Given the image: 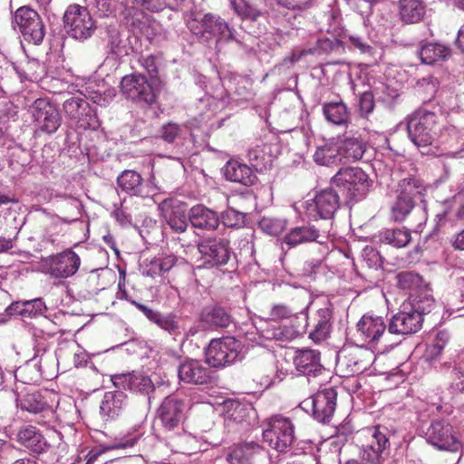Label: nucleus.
Segmentation results:
<instances>
[{
	"instance_id": "nucleus-19",
	"label": "nucleus",
	"mask_w": 464,
	"mask_h": 464,
	"mask_svg": "<svg viewBox=\"0 0 464 464\" xmlns=\"http://www.w3.org/2000/svg\"><path fill=\"white\" fill-rule=\"evenodd\" d=\"M15 402L17 408L31 414H40L42 418L53 417V407L40 392H19V387L14 390Z\"/></svg>"
},
{
	"instance_id": "nucleus-55",
	"label": "nucleus",
	"mask_w": 464,
	"mask_h": 464,
	"mask_svg": "<svg viewBox=\"0 0 464 464\" xmlns=\"http://www.w3.org/2000/svg\"><path fill=\"white\" fill-rule=\"evenodd\" d=\"M220 220L227 227H241L245 224V215L234 208H227L221 213Z\"/></svg>"
},
{
	"instance_id": "nucleus-30",
	"label": "nucleus",
	"mask_w": 464,
	"mask_h": 464,
	"mask_svg": "<svg viewBox=\"0 0 464 464\" xmlns=\"http://www.w3.org/2000/svg\"><path fill=\"white\" fill-rule=\"evenodd\" d=\"M426 186L420 178L408 174L391 187V193L411 199L414 203L423 202Z\"/></svg>"
},
{
	"instance_id": "nucleus-26",
	"label": "nucleus",
	"mask_w": 464,
	"mask_h": 464,
	"mask_svg": "<svg viewBox=\"0 0 464 464\" xmlns=\"http://www.w3.org/2000/svg\"><path fill=\"white\" fill-rule=\"evenodd\" d=\"M328 232L327 229H320L312 224L297 226L291 228L285 236L284 242L289 246L310 242L322 244L327 238Z\"/></svg>"
},
{
	"instance_id": "nucleus-59",
	"label": "nucleus",
	"mask_w": 464,
	"mask_h": 464,
	"mask_svg": "<svg viewBox=\"0 0 464 464\" xmlns=\"http://www.w3.org/2000/svg\"><path fill=\"white\" fill-rule=\"evenodd\" d=\"M450 389L452 393L464 392V369L455 366L451 372Z\"/></svg>"
},
{
	"instance_id": "nucleus-3",
	"label": "nucleus",
	"mask_w": 464,
	"mask_h": 464,
	"mask_svg": "<svg viewBox=\"0 0 464 464\" xmlns=\"http://www.w3.org/2000/svg\"><path fill=\"white\" fill-rule=\"evenodd\" d=\"M81 266L80 256L71 248L41 259L43 273L53 279H67L74 276Z\"/></svg>"
},
{
	"instance_id": "nucleus-50",
	"label": "nucleus",
	"mask_w": 464,
	"mask_h": 464,
	"mask_svg": "<svg viewBox=\"0 0 464 464\" xmlns=\"http://www.w3.org/2000/svg\"><path fill=\"white\" fill-rule=\"evenodd\" d=\"M397 285L402 289L411 293H418L423 287L422 278L413 272H401L397 276Z\"/></svg>"
},
{
	"instance_id": "nucleus-54",
	"label": "nucleus",
	"mask_w": 464,
	"mask_h": 464,
	"mask_svg": "<svg viewBox=\"0 0 464 464\" xmlns=\"http://www.w3.org/2000/svg\"><path fill=\"white\" fill-rule=\"evenodd\" d=\"M127 199L124 198L120 203L113 204V210L111 217L121 226L129 227L132 224L131 214L129 211V208L126 205Z\"/></svg>"
},
{
	"instance_id": "nucleus-44",
	"label": "nucleus",
	"mask_w": 464,
	"mask_h": 464,
	"mask_svg": "<svg viewBox=\"0 0 464 464\" xmlns=\"http://www.w3.org/2000/svg\"><path fill=\"white\" fill-rule=\"evenodd\" d=\"M314 160L317 164L324 166L341 162L342 159L339 145L334 142H328L319 146L314 154Z\"/></svg>"
},
{
	"instance_id": "nucleus-61",
	"label": "nucleus",
	"mask_w": 464,
	"mask_h": 464,
	"mask_svg": "<svg viewBox=\"0 0 464 464\" xmlns=\"http://www.w3.org/2000/svg\"><path fill=\"white\" fill-rule=\"evenodd\" d=\"M226 406L230 418L237 421H241L243 420L246 411V408L243 404L238 401H228Z\"/></svg>"
},
{
	"instance_id": "nucleus-32",
	"label": "nucleus",
	"mask_w": 464,
	"mask_h": 464,
	"mask_svg": "<svg viewBox=\"0 0 464 464\" xmlns=\"http://www.w3.org/2000/svg\"><path fill=\"white\" fill-rule=\"evenodd\" d=\"M309 325L312 327L309 338L314 343L326 340L332 329V311L328 307L318 309L312 317L308 318Z\"/></svg>"
},
{
	"instance_id": "nucleus-62",
	"label": "nucleus",
	"mask_w": 464,
	"mask_h": 464,
	"mask_svg": "<svg viewBox=\"0 0 464 464\" xmlns=\"http://www.w3.org/2000/svg\"><path fill=\"white\" fill-rule=\"evenodd\" d=\"M349 42L354 48L360 50L362 53L369 54L370 56L373 54V48L362 37L351 35L349 37Z\"/></svg>"
},
{
	"instance_id": "nucleus-41",
	"label": "nucleus",
	"mask_w": 464,
	"mask_h": 464,
	"mask_svg": "<svg viewBox=\"0 0 464 464\" xmlns=\"http://www.w3.org/2000/svg\"><path fill=\"white\" fill-rule=\"evenodd\" d=\"M451 335L448 330H439L431 343H430L424 353L423 358L430 363L440 359L443 351L450 344Z\"/></svg>"
},
{
	"instance_id": "nucleus-35",
	"label": "nucleus",
	"mask_w": 464,
	"mask_h": 464,
	"mask_svg": "<svg viewBox=\"0 0 464 464\" xmlns=\"http://www.w3.org/2000/svg\"><path fill=\"white\" fill-rule=\"evenodd\" d=\"M223 174L227 180L249 187L254 185L257 177L253 169L246 164L230 160L223 168Z\"/></svg>"
},
{
	"instance_id": "nucleus-22",
	"label": "nucleus",
	"mask_w": 464,
	"mask_h": 464,
	"mask_svg": "<svg viewBox=\"0 0 464 464\" xmlns=\"http://www.w3.org/2000/svg\"><path fill=\"white\" fill-rule=\"evenodd\" d=\"M229 464H266L267 451L256 443L234 446L227 456Z\"/></svg>"
},
{
	"instance_id": "nucleus-7",
	"label": "nucleus",
	"mask_w": 464,
	"mask_h": 464,
	"mask_svg": "<svg viewBox=\"0 0 464 464\" xmlns=\"http://www.w3.org/2000/svg\"><path fill=\"white\" fill-rule=\"evenodd\" d=\"M241 350V342L234 337L214 339L206 351V362L212 367H225L239 358Z\"/></svg>"
},
{
	"instance_id": "nucleus-15",
	"label": "nucleus",
	"mask_w": 464,
	"mask_h": 464,
	"mask_svg": "<svg viewBox=\"0 0 464 464\" xmlns=\"http://www.w3.org/2000/svg\"><path fill=\"white\" fill-rule=\"evenodd\" d=\"M121 89L128 99L135 102L152 104L156 99L151 83L140 73H132L122 77Z\"/></svg>"
},
{
	"instance_id": "nucleus-2",
	"label": "nucleus",
	"mask_w": 464,
	"mask_h": 464,
	"mask_svg": "<svg viewBox=\"0 0 464 464\" xmlns=\"http://www.w3.org/2000/svg\"><path fill=\"white\" fill-rule=\"evenodd\" d=\"M64 30L69 36L78 41L92 37L96 30L95 21L85 6L70 5L63 14Z\"/></svg>"
},
{
	"instance_id": "nucleus-43",
	"label": "nucleus",
	"mask_w": 464,
	"mask_h": 464,
	"mask_svg": "<svg viewBox=\"0 0 464 464\" xmlns=\"http://www.w3.org/2000/svg\"><path fill=\"white\" fill-rule=\"evenodd\" d=\"M392 202L390 208V217L395 222L403 221L416 206L411 199L391 193Z\"/></svg>"
},
{
	"instance_id": "nucleus-8",
	"label": "nucleus",
	"mask_w": 464,
	"mask_h": 464,
	"mask_svg": "<svg viewBox=\"0 0 464 464\" xmlns=\"http://www.w3.org/2000/svg\"><path fill=\"white\" fill-rule=\"evenodd\" d=\"M332 183L346 190L349 198L355 200L362 198L370 187L368 175L360 168L341 169L332 178Z\"/></svg>"
},
{
	"instance_id": "nucleus-17",
	"label": "nucleus",
	"mask_w": 464,
	"mask_h": 464,
	"mask_svg": "<svg viewBox=\"0 0 464 464\" xmlns=\"http://www.w3.org/2000/svg\"><path fill=\"white\" fill-rule=\"evenodd\" d=\"M185 400L178 395L167 396L158 409V416L165 430L172 431L179 428L184 419Z\"/></svg>"
},
{
	"instance_id": "nucleus-14",
	"label": "nucleus",
	"mask_w": 464,
	"mask_h": 464,
	"mask_svg": "<svg viewBox=\"0 0 464 464\" xmlns=\"http://www.w3.org/2000/svg\"><path fill=\"white\" fill-rule=\"evenodd\" d=\"M357 334L361 340L371 349H377L383 344L388 325L383 317L372 314H364L356 324Z\"/></svg>"
},
{
	"instance_id": "nucleus-52",
	"label": "nucleus",
	"mask_w": 464,
	"mask_h": 464,
	"mask_svg": "<svg viewBox=\"0 0 464 464\" xmlns=\"http://www.w3.org/2000/svg\"><path fill=\"white\" fill-rule=\"evenodd\" d=\"M230 2L234 11L242 19L256 21L262 14L257 7L246 0H230Z\"/></svg>"
},
{
	"instance_id": "nucleus-37",
	"label": "nucleus",
	"mask_w": 464,
	"mask_h": 464,
	"mask_svg": "<svg viewBox=\"0 0 464 464\" xmlns=\"http://www.w3.org/2000/svg\"><path fill=\"white\" fill-rule=\"evenodd\" d=\"M200 320L209 328H227L234 324L231 314L221 306L206 307L200 315Z\"/></svg>"
},
{
	"instance_id": "nucleus-42",
	"label": "nucleus",
	"mask_w": 464,
	"mask_h": 464,
	"mask_svg": "<svg viewBox=\"0 0 464 464\" xmlns=\"http://www.w3.org/2000/svg\"><path fill=\"white\" fill-rule=\"evenodd\" d=\"M419 54L423 63L433 64L448 58L450 49L439 43H428L421 46Z\"/></svg>"
},
{
	"instance_id": "nucleus-45",
	"label": "nucleus",
	"mask_w": 464,
	"mask_h": 464,
	"mask_svg": "<svg viewBox=\"0 0 464 464\" xmlns=\"http://www.w3.org/2000/svg\"><path fill=\"white\" fill-rule=\"evenodd\" d=\"M411 238L410 231L406 228H386L379 234L381 242L397 248L406 246Z\"/></svg>"
},
{
	"instance_id": "nucleus-16",
	"label": "nucleus",
	"mask_w": 464,
	"mask_h": 464,
	"mask_svg": "<svg viewBox=\"0 0 464 464\" xmlns=\"http://www.w3.org/2000/svg\"><path fill=\"white\" fill-rule=\"evenodd\" d=\"M31 112L36 128L43 132L54 133L61 125L59 111L46 99H36L32 104Z\"/></svg>"
},
{
	"instance_id": "nucleus-33",
	"label": "nucleus",
	"mask_w": 464,
	"mask_h": 464,
	"mask_svg": "<svg viewBox=\"0 0 464 464\" xmlns=\"http://www.w3.org/2000/svg\"><path fill=\"white\" fill-rule=\"evenodd\" d=\"M181 268L186 274L190 276L189 264L180 256L171 253H162L156 256L150 263V268L148 270V276L161 275L170 271L172 268Z\"/></svg>"
},
{
	"instance_id": "nucleus-12",
	"label": "nucleus",
	"mask_w": 464,
	"mask_h": 464,
	"mask_svg": "<svg viewBox=\"0 0 464 464\" xmlns=\"http://www.w3.org/2000/svg\"><path fill=\"white\" fill-rule=\"evenodd\" d=\"M198 249L205 263L212 266H221L228 264L234 256L230 241L226 237H208L198 245Z\"/></svg>"
},
{
	"instance_id": "nucleus-48",
	"label": "nucleus",
	"mask_w": 464,
	"mask_h": 464,
	"mask_svg": "<svg viewBox=\"0 0 464 464\" xmlns=\"http://www.w3.org/2000/svg\"><path fill=\"white\" fill-rule=\"evenodd\" d=\"M410 299L414 312H418L423 318V314H430L434 306L435 300L426 288H422L418 293H411Z\"/></svg>"
},
{
	"instance_id": "nucleus-9",
	"label": "nucleus",
	"mask_w": 464,
	"mask_h": 464,
	"mask_svg": "<svg viewBox=\"0 0 464 464\" xmlns=\"http://www.w3.org/2000/svg\"><path fill=\"white\" fill-rule=\"evenodd\" d=\"M425 436L427 442L440 450L458 452L463 446L453 427L446 420L432 421L428 427Z\"/></svg>"
},
{
	"instance_id": "nucleus-58",
	"label": "nucleus",
	"mask_w": 464,
	"mask_h": 464,
	"mask_svg": "<svg viewBox=\"0 0 464 464\" xmlns=\"http://www.w3.org/2000/svg\"><path fill=\"white\" fill-rule=\"evenodd\" d=\"M108 47L117 56L122 55L125 52L121 34L116 28L108 29Z\"/></svg>"
},
{
	"instance_id": "nucleus-53",
	"label": "nucleus",
	"mask_w": 464,
	"mask_h": 464,
	"mask_svg": "<svg viewBox=\"0 0 464 464\" xmlns=\"http://www.w3.org/2000/svg\"><path fill=\"white\" fill-rule=\"evenodd\" d=\"M286 227V221L285 219L272 218V217H264L259 221V227L270 236H279Z\"/></svg>"
},
{
	"instance_id": "nucleus-63",
	"label": "nucleus",
	"mask_w": 464,
	"mask_h": 464,
	"mask_svg": "<svg viewBox=\"0 0 464 464\" xmlns=\"http://www.w3.org/2000/svg\"><path fill=\"white\" fill-rule=\"evenodd\" d=\"M321 266L322 261L319 259H311L306 261L302 268V276L308 278H314Z\"/></svg>"
},
{
	"instance_id": "nucleus-5",
	"label": "nucleus",
	"mask_w": 464,
	"mask_h": 464,
	"mask_svg": "<svg viewBox=\"0 0 464 464\" xmlns=\"http://www.w3.org/2000/svg\"><path fill=\"white\" fill-rule=\"evenodd\" d=\"M13 26L27 43L39 45L45 36V26L40 14L33 8L24 5L14 14Z\"/></svg>"
},
{
	"instance_id": "nucleus-60",
	"label": "nucleus",
	"mask_w": 464,
	"mask_h": 464,
	"mask_svg": "<svg viewBox=\"0 0 464 464\" xmlns=\"http://www.w3.org/2000/svg\"><path fill=\"white\" fill-rule=\"evenodd\" d=\"M140 64L149 73L150 78H156L158 75V66L156 57L154 55L140 56L139 58Z\"/></svg>"
},
{
	"instance_id": "nucleus-49",
	"label": "nucleus",
	"mask_w": 464,
	"mask_h": 464,
	"mask_svg": "<svg viewBox=\"0 0 464 464\" xmlns=\"http://www.w3.org/2000/svg\"><path fill=\"white\" fill-rule=\"evenodd\" d=\"M153 324L174 337L180 335L183 331L180 318L174 313L162 314L160 312Z\"/></svg>"
},
{
	"instance_id": "nucleus-57",
	"label": "nucleus",
	"mask_w": 464,
	"mask_h": 464,
	"mask_svg": "<svg viewBox=\"0 0 464 464\" xmlns=\"http://www.w3.org/2000/svg\"><path fill=\"white\" fill-rule=\"evenodd\" d=\"M183 132L182 127L175 122H168L160 128V137L168 143H173Z\"/></svg>"
},
{
	"instance_id": "nucleus-20",
	"label": "nucleus",
	"mask_w": 464,
	"mask_h": 464,
	"mask_svg": "<svg viewBox=\"0 0 464 464\" xmlns=\"http://www.w3.org/2000/svg\"><path fill=\"white\" fill-rule=\"evenodd\" d=\"M373 354L362 347L344 349L337 358V364L344 367L348 374H360L372 363Z\"/></svg>"
},
{
	"instance_id": "nucleus-39",
	"label": "nucleus",
	"mask_w": 464,
	"mask_h": 464,
	"mask_svg": "<svg viewBox=\"0 0 464 464\" xmlns=\"http://www.w3.org/2000/svg\"><path fill=\"white\" fill-rule=\"evenodd\" d=\"M399 14L406 24L419 23L426 14V5L423 0H399Z\"/></svg>"
},
{
	"instance_id": "nucleus-1",
	"label": "nucleus",
	"mask_w": 464,
	"mask_h": 464,
	"mask_svg": "<svg viewBox=\"0 0 464 464\" xmlns=\"http://www.w3.org/2000/svg\"><path fill=\"white\" fill-rule=\"evenodd\" d=\"M188 28L204 42L216 39L218 44L236 40V30L230 27L221 16L212 13H207L203 17L189 22Z\"/></svg>"
},
{
	"instance_id": "nucleus-29",
	"label": "nucleus",
	"mask_w": 464,
	"mask_h": 464,
	"mask_svg": "<svg viewBox=\"0 0 464 464\" xmlns=\"http://www.w3.org/2000/svg\"><path fill=\"white\" fill-rule=\"evenodd\" d=\"M369 433L372 440L363 448L362 459L372 464H380L382 453L390 447L387 430L384 427L375 426L369 429Z\"/></svg>"
},
{
	"instance_id": "nucleus-38",
	"label": "nucleus",
	"mask_w": 464,
	"mask_h": 464,
	"mask_svg": "<svg viewBox=\"0 0 464 464\" xmlns=\"http://www.w3.org/2000/svg\"><path fill=\"white\" fill-rule=\"evenodd\" d=\"M307 327L308 316L302 313L299 316H295L289 324H284L276 329L274 336L277 340L291 341L306 333Z\"/></svg>"
},
{
	"instance_id": "nucleus-10",
	"label": "nucleus",
	"mask_w": 464,
	"mask_h": 464,
	"mask_svg": "<svg viewBox=\"0 0 464 464\" xmlns=\"http://www.w3.org/2000/svg\"><path fill=\"white\" fill-rule=\"evenodd\" d=\"M340 207V197L333 188L323 189L304 204L305 215L314 220H330Z\"/></svg>"
},
{
	"instance_id": "nucleus-31",
	"label": "nucleus",
	"mask_w": 464,
	"mask_h": 464,
	"mask_svg": "<svg viewBox=\"0 0 464 464\" xmlns=\"http://www.w3.org/2000/svg\"><path fill=\"white\" fill-rule=\"evenodd\" d=\"M128 404L126 394L118 390L107 392L100 404V415L102 420L109 421L118 418Z\"/></svg>"
},
{
	"instance_id": "nucleus-51",
	"label": "nucleus",
	"mask_w": 464,
	"mask_h": 464,
	"mask_svg": "<svg viewBox=\"0 0 464 464\" xmlns=\"http://www.w3.org/2000/svg\"><path fill=\"white\" fill-rule=\"evenodd\" d=\"M192 440L193 439L182 430L181 432L168 436L167 445L170 448L171 451L175 453L189 454L190 448L188 447V443Z\"/></svg>"
},
{
	"instance_id": "nucleus-34",
	"label": "nucleus",
	"mask_w": 464,
	"mask_h": 464,
	"mask_svg": "<svg viewBox=\"0 0 464 464\" xmlns=\"http://www.w3.org/2000/svg\"><path fill=\"white\" fill-rule=\"evenodd\" d=\"M188 220L194 228L202 231H214L219 226L218 214L204 205L192 207L188 212Z\"/></svg>"
},
{
	"instance_id": "nucleus-6",
	"label": "nucleus",
	"mask_w": 464,
	"mask_h": 464,
	"mask_svg": "<svg viewBox=\"0 0 464 464\" xmlns=\"http://www.w3.org/2000/svg\"><path fill=\"white\" fill-rule=\"evenodd\" d=\"M267 427L263 430V439L268 445L285 452L295 441V427L289 418L275 415L266 420Z\"/></svg>"
},
{
	"instance_id": "nucleus-27",
	"label": "nucleus",
	"mask_w": 464,
	"mask_h": 464,
	"mask_svg": "<svg viewBox=\"0 0 464 464\" xmlns=\"http://www.w3.org/2000/svg\"><path fill=\"white\" fill-rule=\"evenodd\" d=\"M111 381L118 389L129 390L142 395H149L155 388L151 379L140 372L114 375Z\"/></svg>"
},
{
	"instance_id": "nucleus-23",
	"label": "nucleus",
	"mask_w": 464,
	"mask_h": 464,
	"mask_svg": "<svg viewBox=\"0 0 464 464\" xmlns=\"http://www.w3.org/2000/svg\"><path fill=\"white\" fill-rule=\"evenodd\" d=\"M164 221L175 233H183L188 227L187 204L179 200H165L160 207Z\"/></svg>"
},
{
	"instance_id": "nucleus-18",
	"label": "nucleus",
	"mask_w": 464,
	"mask_h": 464,
	"mask_svg": "<svg viewBox=\"0 0 464 464\" xmlns=\"http://www.w3.org/2000/svg\"><path fill=\"white\" fill-rule=\"evenodd\" d=\"M34 356L24 367H20L15 372V378L21 377L22 383H29L36 381L38 377L44 375L43 363L46 362L48 357L53 359L52 354H47V343L45 340L36 341L34 347Z\"/></svg>"
},
{
	"instance_id": "nucleus-56",
	"label": "nucleus",
	"mask_w": 464,
	"mask_h": 464,
	"mask_svg": "<svg viewBox=\"0 0 464 464\" xmlns=\"http://www.w3.org/2000/svg\"><path fill=\"white\" fill-rule=\"evenodd\" d=\"M247 158L256 170H262L266 168L267 157L260 146L250 148L247 151Z\"/></svg>"
},
{
	"instance_id": "nucleus-64",
	"label": "nucleus",
	"mask_w": 464,
	"mask_h": 464,
	"mask_svg": "<svg viewBox=\"0 0 464 464\" xmlns=\"http://www.w3.org/2000/svg\"><path fill=\"white\" fill-rule=\"evenodd\" d=\"M292 314H294L293 310L285 304H276L270 311V317L273 320L288 318Z\"/></svg>"
},
{
	"instance_id": "nucleus-25",
	"label": "nucleus",
	"mask_w": 464,
	"mask_h": 464,
	"mask_svg": "<svg viewBox=\"0 0 464 464\" xmlns=\"http://www.w3.org/2000/svg\"><path fill=\"white\" fill-rule=\"evenodd\" d=\"M422 322L423 318L413 309L401 311L390 319L388 333L401 335L414 334L421 328Z\"/></svg>"
},
{
	"instance_id": "nucleus-46",
	"label": "nucleus",
	"mask_w": 464,
	"mask_h": 464,
	"mask_svg": "<svg viewBox=\"0 0 464 464\" xmlns=\"http://www.w3.org/2000/svg\"><path fill=\"white\" fill-rule=\"evenodd\" d=\"M323 111L326 120L333 124L345 125L349 121V112L343 102L324 103Z\"/></svg>"
},
{
	"instance_id": "nucleus-21",
	"label": "nucleus",
	"mask_w": 464,
	"mask_h": 464,
	"mask_svg": "<svg viewBox=\"0 0 464 464\" xmlns=\"http://www.w3.org/2000/svg\"><path fill=\"white\" fill-rule=\"evenodd\" d=\"M15 440L34 456L46 453L51 448L43 432L31 424L23 425L17 430Z\"/></svg>"
},
{
	"instance_id": "nucleus-4",
	"label": "nucleus",
	"mask_w": 464,
	"mask_h": 464,
	"mask_svg": "<svg viewBox=\"0 0 464 464\" xmlns=\"http://www.w3.org/2000/svg\"><path fill=\"white\" fill-rule=\"evenodd\" d=\"M437 115L434 112L419 110L409 119L408 135L417 147L431 145L437 137Z\"/></svg>"
},
{
	"instance_id": "nucleus-13",
	"label": "nucleus",
	"mask_w": 464,
	"mask_h": 464,
	"mask_svg": "<svg viewBox=\"0 0 464 464\" xmlns=\"http://www.w3.org/2000/svg\"><path fill=\"white\" fill-rule=\"evenodd\" d=\"M63 107L65 114L74 121L78 128L94 130L99 126L94 110L82 96H73L67 99Z\"/></svg>"
},
{
	"instance_id": "nucleus-40",
	"label": "nucleus",
	"mask_w": 464,
	"mask_h": 464,
	"mask_svg": "<svg viewBox=\"0 0 464 464\" xmlns=\"http://www.w3.org/2000/svg\"><path fill=\"white\" fill-rule=\"evenodd\" d=\"M342 160L354 162L360 160L366 150V143L360 138L347 137L339 145Z\"/></svg>"
},
{
	"instance_id": "nucleus-36",
	"label": "nucleus",
	"mask_w": 464,
	"mask_h": 464,
	"mask_svg": "<svg viewBox=\"0 0 464 464\" xmlns=\"http://www.w3.org/2000/svg\"><path fill=\"white\" fill-rule=\"evenodd\" d=\"M47 306L42 298H34L27 301H17L12 303L7 308L9 315H20L24 318H34L43 315Z\"/></svg>"
},
{
	"instance_id": "nucleus-28",
	"label": "nucleus",
	"mask_w": 464,
	"mask_h": 464,
	"mask_svg": "<svg viewBox=\"0 0 464 464\" xmlns=\"http://www.w3.org/2000/svg\"><path fill=\"white\" fill-rule=\"evenodd\" d=\"M293 362L296 371L307 377H316L325 370L321 363V353L317 350H297Z\"/></svg>"
},
{
	"instance_id": "nucleus-24",
	"label": "nucleus",
	"mask_w": 464,
	"mask_h": 464,
	"mask_svg": "<svg viewBox=\"0 0 464 464\" xmlns=\"http://www.w3.org/2000/svg\"><path fill=\"white\" fill-rule=\"evenodd\" d=\"M211 373L210 369L203 362L192 359L184 361L178 368L179 379L188 384H208L212 380Z\"/></svg>"
},
{
	"instance_id": "nucleus-11",
	"label": "nucleus",
	"mask_w": 464,
	"mask_h": 464,
	"mask_svg": "<svg viewBox=\"0 0 464 464\" xmlns=\"http://www.w3.org/2000/svg\"><path fill=\"white\" fill-rule=\"evenodd\" d=\"M337 392L334 387L319 390L313 396L302 402L305 411H311L314 418L319 422H329L336 408Z\"/></svg>"
},
{
	"instance_id": "nucleus-47",
	"label": "nucleus",
	"mask_w": 464,
	"mask_h": 464,
	"mask_svg": "<svg viewBox=\"0 0 464 464\" xmlns=\"http://www.w3.org/2000/svg\"><path fill=\"white\" fill-rule=\"evenodd\" d=\"M117 184L122 191L136 196L141 192L142 178L134 170H124L118 177Z\"/></svg>"
}]
</instances>
